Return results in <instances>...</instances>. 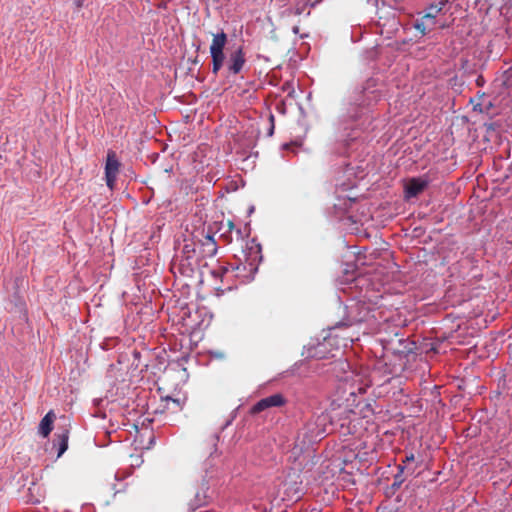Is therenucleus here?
I'll return each instance as SVG.
<instances>
[{
	"label": "nucleus",
	"mask_w": 512,
	"mask_h": 512,
	"mask_svg": "<svg viewBox=\"0 0 512 512\" xmlns=\"http://www.w3.org/2000/svg\"><path fill=\"white\" fill-rule=\"evenodd\" d=\"M429 180L425 177L412 178L405 186V197L407 199L416 197L428 186Z\"/></svg>",
	"instance_id": "9b49d317"
},
{
	"label": "nucleus",
	"mask_w": 512,
	"mask_h": 512,
	"mask_svg": "<svg viewBox=\"0 0 512 512\" xmlns=\"http://www.w3.org/2000/svg\"><path fill=\"white\" fill-rule=\"evenodd\" d=\"M55 418L53 411H49L41 420L39 424V434L42 437H47L52 431V424Z\"/></svg>",
	"instance_id": "ddd939ff"
},
{
	"label": "nucleus",
	"mask_w": 512,
	"mask_h": 512,
	"mask_svg": "<svg viewBox=\"0 0 512 512\" xmlns=\"http://www.w3.org/2000/svg\"><path fill=\"white\" fill-rule=\"evenodd\" d=\"M270 121H271V128L269 129L268 135L271 136L274 133V116L270 115Z\"/></svg>",
	"instance_id": "a211bd4d"
},
{
	"label": "nucleus",
	"mask_w": 512,
	"mask_h": 512,
	"mask_svg": "<svg viewBox=\"0 0 512 512\" xmlns=\"http://www.w3.org/2000/svg\"><path fill=\"white\" fill-rule=\"evenodd\" d=\"M327 413L333 414L338 413L334 419V428L343 434H354L356 433L357 427V412L350 408V404L341 405L336 402H332L330 408L326 410Z\"/></svg>",
	"instance_id": "20e7f679"
},
{
	"label": "nucleus",
	"mask_w": 512,
	"mask_h": 512,
	"mask_svg": "<svg viewBox=\"0 0 512 512\" xmlns=\"http://www.w3.org/2000/svg\"><path fill=\"white\" fill-rule=\"evenodd\" d=\"M246 62V54L242 47H237L232 50L226 62L224 61L228 76L239 74L245 67Z\"/></svg>",
	"instance_id": "6e6552de"
},
{
	"label": "nucleus",
	"mask_w": 512,
	"mask_h": 512,
	"mask_svg": "<svg viewBox=\"0 0 512 512\" xmlns=\"http://www.w3.org/2000/svg\"><path fill=\"white\" fill-rule=\"evenodd\" d=\"M227 43V35L221 31L214 34L210 45V55L212 58V72L217 74L224 67V48Z\"/></svg>",
	"instance_id": "423d86ee"
},
{
	"label": "nucleus",
	"mask_w": 512,
	"mask_h": 512,
	"mask_svg": "<svg viewBox=\"0 0 512 512\" xmlns=\"http://www.w3.org/2000/svg\"><path fill=\"white\" fill-rule=\"evenodd\" d=\"M120 165L116 153L113 150H108L105 163V181L110 190L115 187Z\"/></svg>",
	"instance_id": "1a4fd4ad"
},
{
	"label": "nucleus",
	"mask_w": 512,
	"mask_h": 512,
	"mask_svg": "<svg viewBox=\"0 0 512 512\" xmlns=\"http://www.w3.org/2000/svg\"><path fill=\"white\" fill-rule=\"evenodd\" d=\"M286 403V399L284 396L280 393H276L273 395H270L268 397L262 398L259 400L254 406L252 411L254 413H258L261 411H264L271 407H280L283 406Z\"/></svg>",
	"instance_id": "9d476101"
},
{
	"label": "nucleus",
	"mask_w": 512,
	"mask_h": 512,
	"mask_svg": "<svg viewBox=\"0 0 512 512\" xmlns=\"http://www.w3.org/2000/svg\"><path fill=\"white\" fill-rule=\"evenodd\" d=\"M415 457L413 453L407 454L405 459L403 460V463H408L414 461Z\"/></svg>",
	"instance_id": "6ab92c4d"
},
{
	"label": "nucleus",
	"mask_w": 512,
	"mask_h": 512,
	"mask_svg": "<svg viewBox=\"0 0 512 512\" xmlns=\"http://www.w3.org/2000/svg\"><path fill=\"white\" fill-rule=\"evenodd\" d=\"M337 415L338 413H334L333 415L324 411L313 416L299 431L293 453L298 454L303 452L308 445L320 441L329 433L336 431L334 428V419Z\"/></svg>",
	"instance_id": "f257e3e1"
},
{
	"label": "nucleus",
	"mask_w": 512,
	"mask_h": 512,
	"mask_svg": "<svg viewBox=\"0 0 512 512\" xmlns=\"http://www.w3.org/2000/svg\"><path fill=\"white\" fill-rule=\"evenodd\" d=\"M404 469H405V466H404V465L400 464V465L398 466V470H399V472H400V473H403V472H404Z\"/></svg>",
	"instance_id": "aec40b11"
},
{
	"label": "nucleus",
	"mask_w": 512,
	"mask_h": 512,
	"mask_svg": "<svg viewBox=\"0 0 512 512\" xmlns=\"http://www.w3.org/2000/svg\"><path fill=\"white\" fill-rule=\"evenodd\" d=\"M349 385V395L353 397L355 402L356 394L365 393L366 389L374 383V375L368 368H361L359 372H352L351 376L345 379Z\"/></svg>",
	"instance_id": "39448f33"
},
{
	"label": "nucleus",
	"mask_w": 512,
	"mask_h": 512,
	"mask_svg": "<svg viewBox=\"0 0 512 512\" xmlns=\"http://www.w3.org/2000/svg\"><path fill=\"white\" fill-rule=\"evenodd\" d=\"M446 3L447 0L440 1L438 4L430 5L425 10V13L422 16V18L416 22L415 28L421 31L423 34H425L427 30H430L435 24L434 19L443 10Z\"/></svg>",
	"instance_id": "0eeeda50"
},
{
	"label": "nucleus",
	"mask_w": 512,
	"mask_h": 512,
	"mask_svg": "<svg viewBox=\"0 0 512 512\" xmlns=\"http://www.w3.org/2000/svg\"><path fill=\"white\" fill-rule=\"evenodd\" d=\"M244 253V262L236 266L221 267L219 271H213V275L215 277H222L228 273L235 272V276L243 283L253 280L254 275L258 271V264L262 259L261 246L252 243L250 246H247Z\"/></svg>",
	"instance_id": "f03ea898"
},
{
	"label": "nucleus",
	"mask_w": 512,
	"mask_h": 512,
	"mask_svg": "<svg viewBox=\"0 0 512 512\" xmlns=\"http://www.w3.org/2000/svg\"><path fill=\"white\" fill-rule=\"evenodd\" d=\"M330 345V339H324V341L322 343H318L317 346H309L307 348V356L315 359L327 358V347Z\"/></svg>",
	"instance_id": "f8f14e48"
},
{
	"label": "nucleus",
	"mask_w": 512,
	"mask_h": 512,
	"mask_svg": "<svg viewBox=\"0 0 512 512\" xmlns=\"http://www.w3.org/2000/svg\"><path fill=\"white\" fill-rule=\"evenodd\" d=\"M343 339L345 341H350V342H353L354 340H358V336H355L354 333H350L349 331H347L344 335H343Z\"/></svg>",
	"instance_id": "dca6fc26"
},
{
	"label": "nucleus",
	"mask_w": 512,
	"mask_h": 512,
	"mask_svg": "<svg viewBox=\"0 0 512 512\" xmlns=\"http://www.w3.org/2000/svg\"><path fill=\"white\" fill-rule=\"evenodd\" d=\"M206 240H207V244H210V245L212 246V249L210 250V252H211L212 254L216 253V250H217V249H216V245H215V242H214L213 237H212V236H210V235H207V236H206Z\"/></svg>",
	"instance_id": "f3484780"
},
{
	"label": "nucleus",
	"mask_w": 512,
	"mask_h": 512,
	"mask_svg": "<svg viewBox=\"0 0 512 512\" xmlns=\"http://www.w3.org/2000/svg\"><path fill=\"white\" fill-rule=\"evenodd\" d=\"M354 410L357 412V421L359 418H368L374 414L372 405L367 401H358Z\"/></svg>",
	"instance_id": "4468645a"
},
{
	"label": "nucleus",
	"mask_w": 512,
	"mask_h": 512,
	"mask_svg": "<svg viewBox=\"0 0 512 512\" xmlns=\"http://www.w3.org/2000/svg\"><path fill=\"white\" fill-rule=\"evenodd\" d=\"M350 309L349 313L353 314L352 320L348 322H341L333 328V330L339 329L342 326L352 327L353 325L361 326L363 324L366 327L363 329V333L373 332L378 328V322L376 317V311L366 306L363 302H357L348 306Z\"/></svg>",
	"instance_id": "7ed1b4c3"
},
{
	"label": "nucleus",
	"mask_w": 512,
	"mask_h": 512,
	"mask_svg": "<svg viewBox=\"0 0 512 512\" xmlns=\"http://www.w3.org/2000/svg\"><path fill=\"white\" fill-rule=\"evenodd\" d=\"M59 441V448L57 456L60 457L68 448V432L65 431L57 435Z\"/></svg>",
	"instance_id": "2eb2a0df"
}]
</instances>
